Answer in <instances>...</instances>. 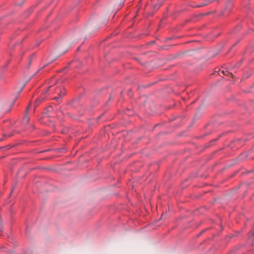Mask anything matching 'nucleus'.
<instances>
[{
	"instance_id": "1",
	"label": "nucleus",
	"mask_w": 254,
	"mask_h": 254,
	"mask_svg": "<svg viewBox=\"0 0 254 254\" xmlns=\"http://www.w3.org/2000/svg\"><path fill=\"white\" fill-rule=\"evenodd\" d=\"M48 93H55L59 95V97H55L54 99L58 100L60 97H63L65 94V89L63 84V81L58 80L53 77L48 81V87L43 92L42 95L37 99L35 105L38 106L40 103L46 99V95Z\"/></svg>"
},
{
	"instance_id": "2",
	"label": "nucleus",
	"mask_w": 254,
	"mask_h": 254,
	"mask_svg": "<svg viewBox=\"0 0 254 254\" xmlns=\"http://www.w3.org/2000/svg\"><path fill=\"white\" fill-rule=\"evenodd\" d=\"M13 105L14 102L8 103L4 104L2 108V111L4 113L9 112L11 110Z\"/></svg>"
},
{
	"instance_id": "3",
	"label": "nucleus",
	"mask_w": 254,
	"mask_h": 254,
	"mask_svg": "<svg viewBox=\"0 0 254 254\" xmlns=\"http://www.w3.org/2000/svg\"><path fill=\"white\" fill-rule=\"evenodd\" d=\"M30 106L28 105L26 108L25 115H24L23 118L22 119L23 124H27L28 123V122L30 120V118L28 115V110L30 108Z\"/></svg>"
},
{
	"instance_id": "4",
	"label": "nucleus",
	"mask_w": 254,
	"mask_h": 254,
	"mask_svg": "<svg viewBox=\"0 0 254 254\" xmlns=\"http://www.w3.org/2000/svg\"><path fill=\"white\" fill-rule=\"evenodd\" d=\"M221 72L223 73V75H226V76H231L232 77H233V74L231 72H229L228 70H222L221 71Z\"/></svg>"
},
{
	"instance_id": "5",
	"label": "nucleus",
	"mask_w": 254,
	"mask_h": 254,
	"mask_svg": "<svg viewBox=\"0 0 254 254\" xmlns=\"http://www.w3.org/2000/svg\"><path fill=\"white\" fill-rule=\"evenodd\" d=\"M249 240L253 241L254 240V232L252 234V235L249 237Z\"/></svg>"
},
{
	"instance_id": "6",
	"label": "nucleus",
	"mask_w": 254,
	"mask_h": 254,
	"mask_svg": "<svg viewBox=\"0 0 254 254\" xmlns=\"http://www.w3.org/2000/svg\"><path fill=\"white\" fill-rule=\"evenodd\" d=\"M46 116L48 117H51V115H49L48 113H44V115H43V118H45Z\"/></svg>"
},
{
	"instance_id": "7",
	"label": "nucleus",
	"mask_w": 254,
	"mask_h": 254,
	"mask_svg": "<svg viewBox=\"0 0 254 254\" xmlns=\"http://www.w3.org/2000/svg\"><path fill=\"white\" fill-rule=\"evenodd\" d=\"M48 112H51L53 110V108L52 106L48 107L47 109Z\"/></svg>"
},
{
	"instance_id": "8",
	"label": "nucleus",
	"mask_w": 254,
	"mask_h": 254,
	"mask_svg": "<svg viewBox=\"0 0 254 254\" xmlns=\"http://www.w3.org/2000/svg\"><path fill=\"white\" fill-rule=\"evenodd\" d=\"M4 139V138H0V141Z\"/></svg>"
},
{
	"instance_id": "9",
	"label": "nucleus",
	"mask_w": 254,
	"mask_h": 254,
	"mask_svg": "<svg viewBox=\"0 0 254 254\" xmlns=\"http://www.w3.org/2000/svg\"><path fill=\"white\" fill-rule=\"evenodd\" d=\"M3 136H4V137H5V136H7V135H6V134H3Z\"/></svg>"
}]
</instances>
